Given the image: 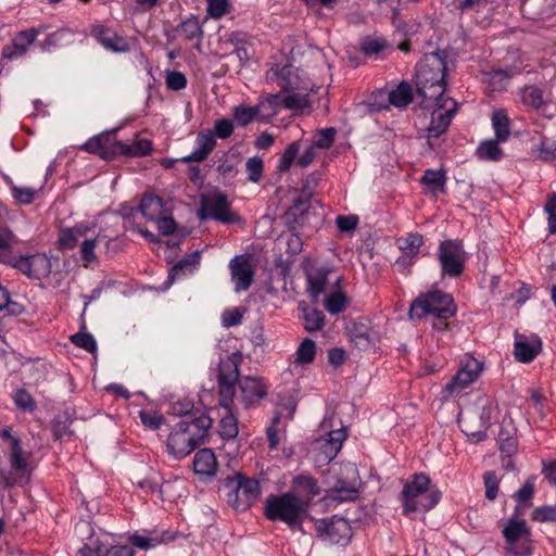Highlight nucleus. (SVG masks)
<instances>
[{
    "mask_svg": "<svg viewBox=\"0 0 556 556\" xmlns=\"http://www.w3.org/2000/svg\"><path fill=\"white\" fill-rule=\"evenodd\" d=\"M445 50H438L425 56L417 66V92L426 101H442L445 92Z\"/></svg>",
    "mask_w": 556,
    "mask_h": 556,
    "instance_id": "nucleus-1",
    "label": "nucleus"
},
{
    "mask_svg": "<svg viewBox=\"0 0 556 556\" xmlns=\"http://www.w3.org/2000/svg\"><path fill=\"white\" fill-rule=\"evenodd\" d=\"M211 424L212 419L205 415L177 422L172 428L167 439L168 453L176 459L188 456L203 442Z\"/></svg>",
    "mask_w": 556,
    "mask_h": 556,
    "instance_id": "nucleus-2",
    "label": "nucleus"
},
{
    "mask_svg": "<svg viewBox=\"0 0 556 556\" xmlns=\"http://www.w3.org/2000/svg\"><path fill=\"white\" fill-rule=\"evenodd\" d=\"M441 492L432 485L431 479L425 473H414L403 485L399 495L403 515L426 513L431 510L440 501Z\"/></svg>",
    "mask_w": 556,
    "mask_h": 556,
    "instance_id": "nucleus-3",
    "label": "nucleus"
},
{
    "mask_svg": "<svg viewBox=\"0 0 556 556\" xmlns=\"http://www.w3.org/2000/svg\"><path fill=\"white\" fill-rule=\"evenodd\" d=\"M306 503L293 493L269 495L264 505V515L270 521H281L292 530H303L307 516Z\"/></svg>",
    "mask_w": 556,
    "mask_h": 556,
    "instance_id": "nucleus-4",
    "label": "nucleus"
},
{
    "mask_svg": "<svg viewBox=\"0 0 556 556\" xmlns=\"http://www.w3.org/2000/svg\"><path fill=\"white\" fill-rule=\"evenodd\" d=\"M348 435V429L341 419L334 416L325 417L319 426V437L314 441V450L317 452L315 462L319 465L330 463L341 451Z\"/></svg>",
    "mask_w": 556,
    "mask_h": 556,
    "instance_id": "nucleus-5",
    "label": "nucleus"
},
{
    "mask_svg": "<svg viewBox=\"0 0 556 556\" xmlns=\"http://www.w3.org/2000/svg\"><path fill=\"white\" fill-rule=\"evenodd\" d=\"M456 314V305L452 295L435 290L414 300L409 308V317L413 319L441 316L452 318Z\"/></svg>",
    "mask_w": 556,
    "mask_h": 556,
    "instance_id": "nucleus-6",
    "label": "nucleus"
},
{
    "mask_svg": "<svg viewBox=\"0 0 556 556\" xmlns=\"http://www.w3.org/2000/svg\"><path fill=\"white\" fill-rule=\"evenodd\" d=\"M227 486L230 488L228 502L236 510H247L261 495L258 480L240 472L227 479Z\"/></svg>",
    "mask_w": 556,
    "mask_h": 556,
    "instance_id": "nucleus-7",
    "label": "nucleus"
},
{
    "mask_svg": "<svg viewBox=\"0 0 556 556\" xmlns=\"http://www.w3.org/2000/svg\"><path fill=\"white\" fill-rule=\"evenodd\" d=\"M518 514V508H516L515 516L507 520L503 529V536L506 543L505 548L507 553L516 556H529L531 554V532L526 520L517 517Z\"/></svg>",
    "mask_w": 556,
    "mask_h": 556,
    "instance_id": "nucleus-8",
    "label": "nucleus"
},
{
    "mask_svg": "<svg viewBox=\"0 0 556 556\" xmlns=\"http://www.w3.org/2000/svg\"><path fill=\"white\" fill-rule=\"evenodd\" d=\"M242 362V354L237 352L220 359L218 366V395L224 403L233 402L236 395V383L239 382V366Z\"/></svg>",
    "mask_w": 556,
    "mask_h": 556,
    "instance_id": "nucleus-9",
    "label": "nucleus"
},
{
    "mask_svg": "<svg viewBox=\"0 0 556 556\" xmlns=\"http://www.w3.org/2000/svg\"><path fill=\"white\" fill-rule=\"evenodd\" d=\"M438 260L443 276L451 278L460 276L466 263V252L462 241H442L438 249Z\"/></svg>",
    "mask_w": 556,
    "mask_h": 556,
    "instance_id": "nucleus-10",
    "label": "nucleus"
},
{
    "mask_svg": "<svg viewBox=\"0 0 556 556\" xmlns=\"http://www.w3.org/2000/svg\"><path fill=\"white\" fill-rule=\"evenodd\" d=\"M200 219H215L224 224H233L238 220V216L230 210V203L227 195L216 192L203 195L199 210Z\"/></svg>",
    "mask_w": 556,
    "mask_h": 556,
    "instance_id": "nucleus-11",
    "label": "nucleus"
},
{
    "mask_svg": "<svg viewBox=\"0 0 556 556\" xmlns=\"http://www.w3.org/2000/svg\"><path fill=\"white\" fill-rule=\"evenodd\" d=\"M316 530L319 538L331 544L345 545L352 538L350 522L337 516L319 520Z\"/></svg>",
    "mask_w": 556,
    "mask_h": 556,
    "instance_id": "nucleus-12",
    "label": "nucleus"
},
{
    "mask_svg": "<svg viewBox=\"0 0 556 556\" xmlns=\"http://www.w3.org/2000/svg\"><path fill=\"white\" fill-rule=\"evenodd\" d=\"M9 448V462L11 470H0L2 483L10 488L17 482V476L23 477L28 472V454L24 452L21 440H12Z\"/></svg>",
    "mask_w": 556,
    "mask_h": 556,
    "instance_id": "nucleus-13",
    "label": "nucleus"
},
{
    "mask_svg": "<svg viewBox=\"0 0 556 556\" xmlns=\"http://www.w3.org/2000/svg\"><path fill=\"white\" fill-rule=\"evenodd\" d=\"M437 109L433 110L431 122L428 126V140L439 138L444 134L456 111V103L452 99H443L442 101H434Z\"/></svg>",
    "mask_w": 556,
    "mask_h": 556,
    "instance_id": "nucleus-14",
    "label": "nucleus"
},
{
    "mask_svg": "<svg viewBox=\"0 0 556 556\" xmlns=\"http://www.w3.org/2000/svg\"><path fill=\"white\" fill-rule=\"evenodd\" d=\"M481 371L482 364L480 362H478L476 358L468 359L460 366L452 380L446 383L444 388L445 393L448 395L459 394L470 383L478 379Z\"/></svg>",
    "mask_w": 556,
    "mask_h": 556,
    "instance_id": "nucleus-15",
    "label": "nucleus"
},
{
    "mask_svg": "<svg viewBox=\"0 0 556 556\" xmlns=\"http://www.w3.org/2000/svg\"><path fill=\"white\" fill-rule=\"evenodd\" d=\"M239 395L237 401L242 404L244 408H249L257 404L267 394V387L258 377L245 376L240 378Z\"/></svg>",
    "mask_w": 556,
    "mask_h": 556,
    "instance_id": "nucleus-16",
    "label": "nucleus"
},
{
    "mask_svg": "<svg viewBox=\"0 0 556 556\" xmlns=\"http://www.w3.org/2000/svg\"><path fill=\"white\" fill-rule=\"evenodd\" d=\"M90 35L105 50L114 53H126L130 51V45L125 37L102 24L92 25Z\"/></svg>",
    "mask_w": 556,
    "mask_h": 556,
    "instance_id": "nucleus-17",
    "label": "nucleus"
},
{
    "mask_svg": "<svg viewBox=\"0 0 556 556\" xmlns=\"http://www.w3.org/2000/svg\"><path fill=\"white\" fill-rule=\"evenodd\" d=\"M116 238H110L106 235L99 232L94 237H85L80 243V257L83 265L88 267L97 260L96 250L103 249L105 253H110L111 250L116 252L117 250L113 244Z\"/></svg>",
    "mask_w": 556,
    "mask_h": 556,
    "instance_id": "nucleus-18",
    "label": "nucleus"
},
{
    "mask_svg": "<svg viewBox=\"0 0 556 556\" xmlns=\"http://www.w3.org/2000/svg\"><path fill=\"white\" fill-rule=\"evenodd\" d=\"M14 267L29 278L40 279L51 273L50 258L43 253L20 256Z\"/></svg>",
    "mask_w": 556,
    "mask_h": 556,
    "instance_id": "nucleus-19",
    "label": "nucleus"
},
{
    "mask_svg": "<svg viewBox=\"0 0 556 556\" xmlns=\"http://www.w3.org/2000/svg\"><path fill=\"white\" fill-rule=\"evenodd\" d=\"M231 281L236 292L247 291L254 278L253 266L245 255H237L229 262Z\"/></svg>",
    "mask_w": 556,
    "mask_h": 556,
    "instance_id": "nucleus-20",
    "label": "nucleus"
},
{
    "mask_svg": "<svg viewBox=\"0 0 556 556\" xmlns=\"http://www.w3.org/2000/svg\"><path fill=\"white\" fill-rule=\"evenodd\" d=\"M77 536L84 541L78 549V556H104V545L94 536L90 522L81 520L75 527Z\"/></svg>",
    "mask_w": 556,
    "mask_h": 556,
    "instance_id": "nucleus-21",
    "label": "nucleus"
},
{
    "mask_svg": "<svg viewBox=\"0 0 556 556\" xmlns=\"http://www.w3.org/2000/svg\"><path fill=\"white\" fill-rule=\"evenodd\" d=\"M39 30L37 28H28L15 35L12 42L2 49V56L7 60H16L23 56L28 48L35 42Z\"/></svg>",
    "mask_w": 556,
    "mask_h": 556,
    "instance_id": "nucleus-22",
    "label": "nucleus"
},
{
    "mask_svg": "<svg viewBox=\"0 0 556 556\" xmlns=\"http://www.w3.org/2000/svg\"><path fill=\"white\" fill-rule=\"evenodd\" d=\"M518 100L528 109L544 111L552 102V98L545 94L543 88L538 85H525L517 90Z\"/></svg>",
    "mask_w": 556,
    "mask_h": 556,
    "instance_id": "nucleus-23",
    "label": "nucleus"
},
{
    "mask_svg": "<svg viewBox=\"0 0 556 556\" xmlns=\"http://www.w3.org/2000/svg\"><path fill=\"white\" fill-rule=\"evenodd\" d=\"M288 492L293 493L305 502L306 508L308 509L312 501L320 494V488L314 477L309 475H298L293 477L291 490Z\"/></svg>",
    "mask_w": 556,
    "mask_h": 556,
    "instance_id": "nucleus-24",
    "label": "nucleus"
},
{
    "mask_svg": "<svg viewBox=\"0 0 556 556\" xmlns=\"http://www.w3.org/2000/svg\"><path fill=\"white\" fill-rule=\"evenodd\" d=\"M195 146L197 147L191 154L181 159L182 162L190 163L204 161L216 147L214 134L208 130L200 131L195 139Z\"/></svg>",
    "mask_w": 556,
    "mask_h": 556,
    "instance_id": "nucleus-25",
    "label": "nucleus"
},
{
    "mask_svg": "<svg viewBox=\"0 0 556 556\" xmlns=\"http://www.w3.org/2000/svg\"><path fill=\"white\" fill-rule=\"evenodd\" d=\"M233 402L224 403L223 399H219V404L224 409L219 425L218 433L226 441H233L239 432L238 419L233 415L231 404Z\"/></svg>",
    "mask_w": 556,
    "mask_h": 556,
    "instance_id": "nucleus-26",
    "label": "nucleus"
},
{
    "mask_svg": "<svg viewBox=\"0 0 556 556\" xmlns=\"http://www.w3.org/2000/svg\"><path fill=\"white\" fill-rule=\"evenodd\" d=\"M283 108L282 97L276 94H265L260 97L256 103V110L260 114V122H270Z\"/></svg>",
    "mask_w": 556,
    "mask_h": 556,
    "instance_id": "nucleus-27",
    "label": "nucleus"
},
{
    "mask_svg": "<svg viewBox=\"0 0 556 556\" xmlns=\"http://www.w3.org/2000/svg\"><path fill=\"white\" fill-rule=\"evenodd\" d=\"M217 459L211 448L198 451L193 458V470L203 477H213L217 471Z\"/></svg>",
    "mask_w": 556,
    "mask_h": 556,
    "instance_id": "nucleus-28",
    "label": "nucleus"
},
{
    "mask_svg": "<svg viewBox=\"0 0 556 556\" xmlns=\"http://www.w3.org/2000/svg\"><path fill=\"white\" fill-rule=\"evenodd\" d=\"M152 142L149 139H139L130 143L116 141L113 144V154H122L130 157H141L150 154Z\"/></svg>",
    "mask_w": 556,
    "mask_h": 556,
    "instance_id": "nucleus-29",
    "label": "nucleus"
},
{
    "mask_svg": "<svg viewBox=\"0 0 556 556\" xmlns=\"http://www.w3.org/2000/svg\"><path fill=\"white\" fill-rule=\"evenodd\" d=\"M514 73H509L505 70H496L486 72L482 76V80L485 84V89L489 94L500 93L505 91L510 83Z\"/></svg>",
    "mask_w": 556,
    "mask_h": 556,
    "instance_id": "nucleus-30",
    "label": "nucleus"
},
{
    "mask_svg": "<svg viewBox=\"0 0 556 556\" xmlns=\"http://www.w3.org/2000/svg\"><path fill=\"white\" fill-rule=\"evenodd\" d=\"M491 123L495 139L506 142L511 132V122L507 111L505 109L494 110L491 115Z\"/></svg>",
    "mask_w": 556,
    "mask_h": 556,
    "instance_id": "nucleus-31",
    "label": "nucleus"
},
{
    "mask_svg": "<svg viewBox=\"0 0 556 556\" xmlns=\"http://www.w3.org/2000/svg\"><path fill=\"white\" fill-rule=\"evenodd\" d=\"M540 351V341L533 339L529 341L525 336H517L515 341V357L519 362H531Z\"/></svg>",
    "mask_w": 556,
    "mask_h": 556,
    "instance_id": "nucleus-32",
    "label": "nucleus"
},
{
    "mask_svg": "<svg viewBox=\"0 0 556 556\" xmlns=\"http://www.w3.org/2000/svg\"><path fill=\"white\" fill-rule=\"evenodd\" d=\"M176 31L186 40L198 39L195 48L200 50L204 31L197 16L191 15L188 18L181 21V23L177 26Z\"/></svg>",
    "mask_w": 556,
    "mask_h": 556,
    "instance_id": "nucleus-33",
    "label": "nucleus"
},
{
    "mask_svg": "<svg viewBox=\"0 0 556 556\" xmlns=\"http://www.w3.org/2000/svg\"><path fill=\"white\" fill-rule=\"evenodd\" d=\"M75 40V31L71 28H60L50 33L43 41L40 42V48L43 51H51L55 48L72 45Z\"/></svg>",
    "mask_w": 556,
    "mask_h": 556,
    "instance_id": "nucleus-34",
    "label": "nucleus"
},
{
    "mask_svg": "<svg viewBox=\"0 0 556 556\" xmlns=\"http://www.w3.org/2000/svg\"><path fill=\"white\" fill-rule=\"evenodd\" d=\"M298 309L301 312V318L304 321V329L308 332L320 330L325 325V315L317 308H309L306 303H299Z\"/></svg>",
    "mask_w": 556,
    "mask_h": 556,
    "instance_id": "nucleus-35",
    "label": "nucleus"
},
{
    "mask_svg": "<svg viewBox=\"0 0 556 556\" xmlns=\"http://www.w3.org/2000/svg\"><path fill=\"white\" fill-rule=\"evenodd\" d=\"M200 262V253L193 252L177 262L170 269L168 279L170 282L193 274Z\"/></svg>",
    "mask_w": 556,
    "mask_h": 556,
    "instance_id": "nucleus-36",
    "label": "nucleus"
},
{
    "mask_svg": "<svg viewBox=\"0 0 556 556\" xmlns=\"http://www.w3.org/2000/svg\"><path fill=\"white\" fill-rule=\"evenodd\" d=\"M89 227L84 224L75 225L72 228L61 230L59 236L60 247L63 249H73L88 235Z\"/></svg>",
    "mask_w": 556,
    "mask_h": 556,
    "instance_id": "nucleus-37",
    "label": "nucleus"
},
{
    "mask_svg": "<svg viewBox=\"0 0 556 556\" xmlns=\"http://www.w3.org/2000/svg\"><path fill=\"white\" fill-rule=\"evenodd\" d=\"M139 211L149 220H155L163 212V200L155 194H144Z\"/></svg>",
    "mask_w": 556,
    "mask_h": 556,
    "instance_id": "nucleus-38",
    "label": "nucleus"
},
{
    "mask_svg": "<svg viewBox=\"0 0 556 556\" xmlns=\"http://www.w3.org/2000/svg\"><path fill=\"white\" fill-rule=\"evenodd\" d=\"M113 144L114 143H111L110 136L102 134L90 138L81 146V149L90 153L100 154L105 159L108 157L110 150L113 153Z\"/></svg>",
    "mask_w": 556,
    "mask_h": 556,
    "instance_id": "nucleus-39",
    "label": "nucleus"
},
{
    "mask_svg": "<svg viewBox=\"0 0 556 556\" xmlns=\"http://www.w3.org/2000/svg\"><path fill=\"white\" fill-rule=\"evenodd\" d=\"M331 498L339 502H348L357 498L358 490L353 481L338 480L331 489Z\"/></svg>",
    "mask_w": 556,
    "mask_h": 556,
    "instance_id": "nucleus-40",
    "label": "nucleus"
},
{
    "mask_svg": "<svg viewBox=\"0 0 556 556\" xmlns=\"http://www.w3.org/2000/svg\"><path fill=\"white\" fill-rule=\"evenodd\" d=\"M413 100L412 87L408 83L402 81L389 92V101L396 108H405Z\"/></svg>",
    "mask_w": 556,
    "mask_h": 556,
    "instance_id": "nucleus-41",
    "label": "nucleus"
},
{
    "mask_svg": "<svg viewBox=\"0 0 556 556\" xmlns=\"http://www.w3.org/2000/svg\"><path fill=\"white\" fill-rule=\"evenodd\" d=\"M233 122L241 127H245L253 121H260V114L256 105L249 106L245 104L236 105L232 108Z\"/></svg>",
    "mask_w": 556,
    "mask_h": 556,
    "instance_id": "nucleus-42",
    "label": "nucleus"
},
{
    "mask_svg": "<svg viewBox=\"0 0 556 556\" xmlns=\"http://www.w3.org/2000/svg\"><path fill=\"white\" fill-rule=\"evenodd\" d=\"M497 139H489L482 141L477 148V156L481 160L498 161L503 156V150L500 148Z\"/></svg>",
    "mask_w": 556,
    "mask_h": 556,
    "instance_id": "nucleus-43",
    "label": "nucleus"
},
{
    "mask_svg": "<svg viewBox=\"0 0 556 556\" xmlns=\"http://www.w3.org/2000/svg\"><path fill=\"white\" fill-rule=\"evenodd\" d=\"M316 355V344L309 339L305 338L301 344L299 345L295 355H294V364L295 365H304L311 364Z\"/></svg>",
    "mask_w": 556,
    "mask_h": 556,
    "instance_id": "nucleus-44",
    "label": "nucleus"
},
{
    "mask_svg": "<svg viewBox=\"0 0 556 556\" xmlns=\"http://www.w3.org/2000/svg\"><path fill=\"white\" fill-rule=\"evenodd\" d=\"M420 181L431 191H443L445 187L446 177L444 172L427 169L422 175Z\"/></svg>",
    "mask_w": 556,
    "mask_h": 556,
    "instance_id": "nucleus-45",
    "label": "nucleus"
},
{
    "mask_svg": "<svg viewBox=\"0 0 556 556\" xmlns=\"http://www.w3.org/2000/svg\"><path fill=\"white\" fill-rule=\"evenodd\" d=\"M424 243L422 236L419 233H408L397 239L399 248L407 255L415 256L419 253V249Z\"/></svg>",
    "mask_w": 556,
    "mask_h": 556,
    "instance_id": "nucleus-46",
    "label": "nucleus"
},
{
    "mask_svg": "<svg viewBox=\"0 0 556 556\" xmlns=\"http://www.w3.org/2000/svg\"><path fill=\"white\" fill-rule=\"evenodd\" d=\"M532 152L539 160L545 162L556 161V140L543 137L540 144L532 148Z\"/></svg>",
    "mask_w": 556,
    "mask_h": 556,
    "instance_id": "nucleus-47",
    "label": "nucleus"
},
{
    "mask_svg": "<svg viewBox=\"0 0 556 556\" xmlns=\"http://www.w3.org/2000/svg\"><path fill=\"white\" fill-rule=\"evenodd\" d=\"M350 336L356 345L367 348L374 341L375 332L364 324H355L350 330Z\"/></svg>",
    "mask_w": 556,
    "mask_h": 556,
    "instance_id": "nucleus-48",
    "label": "nucleus"
},
{
    "mask_svg": "<svg viewBox=\"0 0 556 556\" xmlns=\"http://www.w3.org/2000/svg\"><path fill=\"white\" fill-rule=\"evenodd\" d=\"M9 184L11 187L12 195L18 204L27 205L35 200L37 190L29 187L16 186L12 182V180H10Z\"/></svg>",
    "mask_w": 556,
    "mask_h": 556,
    "instance_id": "nucleus-49",
    "label": "nucleus"
},
{
    "mask_svg": "<svg viewBox=\"0 0 556 556\" xmlns=\"http://www.w3.org/2000/svg\"><path fill=\"white\" fill-rule=\"evenodd\" d=\"M282 100L283 108L290 110H303L311 105L307 93L292 92L282 97Z\"/></svg>",
    "mask_w": 556,
    "mask_h": 556,
    "instance_id": "nucleus-50",
    "label": "nucleus"
},
{
    "mask_svg": "<svg viewBox=\"0 0 556 556\" xmlns=\"http://www.w3.org/2000/svg\"><path fill=\"white\" fill-rule=\"evenodd\" d=\"M348 304L346 296L341 292H333L325 300V308L328 313L336 315L344 311Z\"/></svg>",
    "mask_w": 556,
    "mask_h": 556,
    "instance_id": "nucleus-51",
    "label": "nucleus"
},
{
    "mask_svg": "<svg viewBox=\"0 0 556 556\" xmlns=\"http://www.w3.org/2000/svg\"><path fill=\"white\" fill-rule=\"evenodd\" d=\"M299 152L300 143L298 141L290 143L279 160L278 169L280 172H288L293 162L295 161Z\"/></svg>",
    "mask_w": 556,
    "mask_h": 556,
    "instance_id": "nucleus-52",
    "label": "nucleus"
},
{
    "mask_svg": "<svg viewBox=\"0 0 556 556\" xmlns=\"http://www.w3.org/2000/svg\"><path fill=\"white\" fill-rule=\"evenodd\" d=\"M14 404L24 412H34L37 407L31 394L25 389H17L13 395Z\"/></svg>",
    "mask_w": 556,
    "mask_h": 556,
    "instance_id": "nucleus-53",
    "label": "nucleus"
},
{
    "mask_svg": "<svg viewBox=\"0 0 556 556\" xmlns=\"http://www.w3.org/2000/svg\"><path fill=\"white\" fill-rule=\"evenodd\" d=\"M308 290L311 294L317 298L325 291L328 278L326 273L309 274L307 277Z\"/></svg>",
    "mask_w": 556,
    "mask_h": 556,
    "instance_id": "nucleus-54",
    "label": "nucleus"
},
{
    "mask_svg": "<svg viewBox=\"0 0 556 556\" xmlns=\"http://www.w3.org/2000/svg\"><path fill=\"white\" fill-rule=\"evenodd\" d=\"M130 543L140 549H150L162 543L163 539L157 535L134 534L129 539Z\"/></svg>",
    "mask_w": 556,
    "mask_h": 556,
    "instance_id": "nucleus-55",
    "label": "nucleus"
},
{
    "mask_svg": "<svg viewBox=\"0 0 556 556\" xmlns=\"http://www.w3.org/2000/svg\"><path fill=\"white\" fill-rule=\"evenodd\" d=\"M7 311L10 315H18L22 306L10 299L9 291L0 283V312Z\"/></svg>",
    "mask_w": 556,
    "mask_h": 556,
    "instance_id": "nucleus-56",
    "label": "nucleus"
},
{
    "mask_svg": "<svg viewBox=\"0 0 556 556\" xmlns=\"http://www.w3.org/2000/svg\"><path fill=\"white\" fill-rule=\"evenodd\" d=\"M337 130L333 127L323 128L314 137V144L320 149H328L332 146Z\"/></svg>",
    "mask_w": 556,
    "mask_h": 556,
    "instance_id": "nucleus-57",
    "label": "nucleus"
},
{
    "mask_svg": "<svg viewBox=\"0 0 556 556\" xmlns=\"http://www.w3.org/2000/svg\"><path fill=\"white\" fill-rule=\"evenodd\" d=\"M165 83L169 90L179 91L186 88L187 78L181 72L168 71L166 73Z\"/></svg>",
    "mask_w": 556,
    "mask_h": 556,
    "instance_id": "nucleus-58",
    "label": "nucleus"
},
{
    "mask_svg": "<svg viewBox=\"0 0 556 556\" xmlns=\"http://www.w3.org/2000/svg\"><path fill=\"white\" fill-rule=\"evenodd\" d=\"M233 122L227 118H220L215 122L214 128L210 130L214 138L227 139L233 132Z\"/></svg>",
    "mask_w": 556,
    "mask_h": 556,
    "instance_id": "nucleus-59",
    "label": "nucleus"
},
{
    "mask_svg": "<svg viewBox=\"0 0 556 556\" xmlns=\"http://www.w3.org/2000/svg\"><path fill=\"white\" fill-rule=\"evenodd\" d=\"M532 519L539 522H553L556 521V505L555 506H540L532 511Z\"/></svg>",
    "mask_w": 556,
    "mask_h": 556,
    "instance_id": "nucleus-60",
    "label": "nucleus"
},
{
    "mask_svg": "<svg viewBox=\"0 0 556 556\" xmlns=\"http://www.w3.org/2000/svg\"><path fill=\"white\" fill-rule=\"evenodd\" d=\"M71 340L76 346L81 348L87 352L92 353L97 350V342L90 333H76L72 336Z\"/></svg>",
    "mask_w": 556,
    "mask_h": 556,
    "instance_id": "nucleus-61",
    "label": "nucleus"
},
{
    "mask_svg": "<svg viewBox=\"0 0 556 556\" xmlns=\"http://www.w3.org/2000/svg\"><path fill=\"white\" fill-rule=\"evenodd\" d=\"M245 167L249 173V180L257 182L263 175V160L257 156L250 157L245 163Z\"/></svg>",
    "mask_w": 556,
    "mask_h": 556,
    "instance_id": "nucleus-62",
    "label": "nucleus"
},
{
    "mask_svg": "<svg viewBox=\"0 0 556 556\" xmlns=\"http://www.w3.org/2000/svg\"><path fill=\"white\" fill-rule=\"evenodd\" d=\"M483 481L485 486L486 498L493 501L497 496L498 492V480L494 471H486L483 475Z\"/></svg>",
    "mask_w": 556,
    "mask_h": 556,
    "instance_id": "nucleus-63",
    "label": "nucleus"
},
{
    "mask_svg": "<svg viewBox=\"0 0 556 556\" xmlns=\"http://www.w3.org/2000/svg\"><path fill=\"white\" fill-rule=\"evenodd\" d=\"M547 217V226L549 233H556V193L548 197L544 206Z\"/></svg>",
    "mask_w": 556,
    "mask_h": 556,
    "instance_id": "nucleus-64",
    "label": "nucleus"
}]
</instances>
